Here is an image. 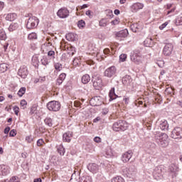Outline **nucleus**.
<instances>
[{
	"mask_svg": "<svg viewBox=\"0 0 182 182\" xmlns=\"http://www.w3.org/2000/svg\"><path fill=\"white\" fill-rule=\"evenodd\" d=\"M168 136L166 133H158L155 134L154 140L161 147L168 146Z\"/></svg>",
	"mask_w": 182,
	"mask_h": 182,
	"instance_id": "nucleus-1",
	"label": "nucleus"
},
{
	"mask_svg": "<svg viewBox=\"0 0 182 182\" xmlns=\"http://www.w3.org/2000/svg\"><path fill=\"white\" fill-rule=\"evenodd\" d=\"M127 127L129 125L126 121L119 120L113 124L112 130L114 132H124V130H127Z\"/></svg>",
	"mask_w": 182,
	"mask_h": 182,
	"instance_id": "nucleus-2",
	"label": "nucleus"
},
{
	"mask_svg": "<svg viewBox=\"0 0 182 182\" xmlns=\"http://www.w3.org/2000/svg\"><path fill=\"white\" fill-rule=\"evenodd\" d=\"M39 23V19L35 16L30 17L26 23L27 29H35Z\"/></svg>",
	"mask_w": 182,
	"mask_h": 182,
	"instance_id": "nucleus-3",
	"label": "nucleus"
},
{
	"mask_svg": "<svg viewBox=\"0 0 182 182\" xmlns=\"http://www.w3.org/2000/svg\"><path fill=\"white\" fill-rule=\"evenodd\" d=\"M47 109L50 112H59L60 110V103L58 101H50L47 104Z\"/></svg>",
	"mask_w": 182,
	"mask_h": 182,
	"instance_id": "nucleus-4",
	"label": "nucleus"
},
{
	"mask_svg": "<svg viewBox=\"0 0 182 182\" xmlns=\"http://www.w3.org/2000/svg\"><path fill=\"white\" fill-rule=\"evenodd\" d=\"M153 176L155 180H157V181L161 180V178H163V176H164V171L163 169V167L161 166L156 167L153 171Z\"/></svg>",
	"mask_w": 182,
	"mask_h": 182,
	"instance_id": "nucleus-5",
	"label": "nucleus"
},
{
	"mask_svg": "<svg viewBox=\"0 0 182 182\" xmlns=\"http://www.w3.org/2000/svg\"><path fill=\"white\" fill-rule=\"evenodd\" d=\"M172 139H182V128L175 127L171 134Z\"/></svg>",
	"mask_w": 182,
	"mask_h": 182,
	"instance_id": "nucleus-6",
	"label": "nucleus"
},
{
	"mask_svg": "<svg viewBox=\"0 0 182 182\" xmlns=\"http://www.w3.org/2000/svg\"><path fill=\"white\" fill-rule=\"evenodd\" d=\"M117 70L116 69V67L111 66L105 70L104 76H105V77H109V78L113 77V76L116 75Z\"/></svg>",
	"mask_w": 182,
	"mask_h": 182,
	"instance_id": "nucleus-7",
	"label": "nucleus"
},
{
	"mask_svg": "<svg viewBox=\"0 0 182 182\" xmlns=\"http://www.w3.org/2000/svg\"><path fill=\"white\" fill-rule=\"evenodd\" d=\"M57 16L61 19H65V18L69 16V10L66 8H61L58 11Z\"/></svg>",
	"mask_w": 182,
	"mask_h": 182,
	"instance_id": "nucleus-8",
	"label": "nucleus"
},
{
	"mask_svg": "<svg viewBox=\"0 0 182 182\" xmlns=\"http://www.w3.org/2000/svg\"><path fill=\"white\" fill-rule=\"evenodd\" d=\"M28 73H29L28 72V68H26V66H25V65L21 66L19 68L18 72V76H20L23 79H26V77L28 76Z\"/></svg>",
	"mask_w": 182,
	"mask_h": 182,
	"instance_id": "nucleus-9",
	"label": "nucleus"
},
{
	"mask_svg": "<svg viewBox=\"0 0 182 182\" xmlns=\"http://www.w3.org/2000/svg\"><path fill=\"white\" fill-rule=\"evenodd\" d=\"M173 52V44L168 43L166 44L163 50V53L165 56H170Z\"/></svg>",
	"mask_w": 182,
	"mask_h": 182,
	"instance_id": "nucleus-10",
	"label": "nucleus"
},
{
	"mask_svg": "<svg viewBox=\"0 0 182 182\" xmlns=\"http://www.w3.org/2000/svg\"><path fill=\"white\" fill-rule=\"evenodd\" d=\"M129 35V31L127 29L122 30L115 34L116 39L118 41H122V38H127Z\"/></svg>",
	"mask_w": 182,
	"mask_h": 182,
	"instance_id": "nucleus-11",
	"label": "nucleus"
},
{
	"mask_svg": "<svg viewBox=\"0 0 182 182\" xmlns=\"http://www.w3.org/2000/svg\"><path fill=\"white\" fill-rule=\"evenodd\" d=\"M87 168L89 171H90L93 174H96V173L99 172V165L95 163L89 164L87 166Z\"/></svg>",
	"mask_w": 182,
	"mask_h": 182,
	"instance_id": "nucleus-12",
	"label": "nucleus"
},
{
	"mask_svg": "<svg viewBox=\"0 0 182 182\" xmlns=\"http://www.w3.org/2000/svg\"><path fill=\"white\" fill-rule=\"evenodd\" d=\"M9 174V166L0 165V176H8Z\"/></svg>",
	"mask_w": 182,
	"mask_h": 182,
	"instance_id": "nucleus-13",
	"label": "nucleus"
},
{
	"mask_svg": "<svg viewBox=\"0 0 182 182\" xmlns=\"http://www.w3.org/2000/svg\"><path fill=\"white\" fill-rule=\"evenodd\" d=\"M102 78H100V77H97L93 80V86L97 90L102 87Z\"/></svg>",
	"mask_w": 182,
	"mask_h": 182,
	"instance_id": "nucleus-14",
	"label": "nucleus"
},
{
	"mask_svg": "<svg viewBox=\"0 0 182 182\" xmlns=\"http://www.w3.org/2000/svg\"><path fill=\"white\" fill-rule=\"evenodd\" d=\"M65 38L67 41H69L70 42H75V41L77 40V35L73 33H69L66 34Z\"/></svg>",
	"mask_w": 182,
	"mask_h": 182,
	"instance_id": "nucleus-15",
	"label": "nucleus"
},
{
	"mask_svg": "<svg viewBox=\"0 0 182 182\" xmlns=\"http://www.w3.org/2000/svg\"><path fill=\"white\" fill-rule=\"evenodd\" d=\"M132 159V151H129L122 154V160L124 163H127Z\"/></svg>",
	"mask_w": 182,
	"mask_h": 182,
	"instance_id": "nucleus-16",
	"label": "nucleus"
},
{
	"mask_svg": "<svg viewBox=\"0 0 182 182\" xmlns=\"http://www.w3.org/2000/svg\"><path fill=\"white\" fill-rule=\"evenodd\" d=\"M63 141H65L67 143H70V141L72 140V133L65 132L63 135Z\"/></svg>",
	"mask_w": 182,
	"mask_h": 182,
	"instance_id": "nucleus-17",
	"label": "nucleus"
},
{
	"mask_svg": "<svg viewBox=\"0 0 182 182\" xmlns=\"http://www.w3.org/2000/svg\"><path fill=\"white\" fill-rule=\"evenodd\" d=\"M159 128L161 130H168V122L166 120L161 121L159 122Z\"/></svg>",
	"mask_w": 182,
	"mask_h": 182,
	"instance_id": "nucleus-18",
	"label": "nucleus"
},
{
	"mask_svg": "<svg viewBox=\"0 0 182 182\" xmlns=\"http://www.w3.org/2000/svg\"><path fill=\"white\" fill-rule=\"evenodd\" d=\"M147 153L149 154H156V153H157V149H156L155 144H151V146L147 149Z\"/></svg>",
	"mask_w": 182,
	"mask_h": 182,
	"instance_id": "nucleus-19",
	"label": "nucleus"
},
{
	"mask_svg": "<svg viewBox=\"0 0 182 182\" xmlns=\"http://www.w3.org/2000/svg\"><path fill=\"white\" fill-rule=\"evenodd\" d=\"M131 82H132V77H130V75H125L124 77H122L123 85L128 86V85H130Z\"/></svg>",
	"mask_w": 182,
	"mask_h": 182,
	"instance_id": "nucleus-20",
	"label": "nucleus"
},
{
	"mask_svg": "<svg viewBox=\"0 0 182 182\" xmlns=\"http://www.w3.org/2000/svg\"><path fill=\"white\" fill-rule=\"evenodd\" d=\"M15 19H16V14L15 13H10L8 14L6 16V21H15Z\"/></svg>",
	"mask_w": 182,
	"mask_h": 182,
	"instance_id": "nucleus-21",
	"label": "nucleus"
},
{
	"mask_svg": "<svg viewBox=\"0 0 182 182\" xmlns=\"http://www.w3.org/2000/svg\"><path fill=\"white\" fill-rule=\"evenodd\" d=\"M65 79H66V74L65 73H61L59 75L58 79L57 80V85H58V86H60V84L63 83V80H65Z\"/></svg>",
	"mask_w": 182,
	"mask_h": 182,
	"instance_id": "nucleus-22",
	"label": "nucleus"
},
{
	"mask_svg": "<svg viewBox=\"0 0 182 182\" xmlns=\"http://www.w3.org/2000/svg\"><path fill=\"white\" fill-rule=\"evenodd\" d=\"M44 123L46 126H48V127H52V126H53V120L52 119V118L47 117L45 119H44Z\"/></svg>",
	"mask_w": 182,
	"mask_h": 182,
	"instance_id": "nucleus-23",
	"label": "nucleus"
},
{
	"mask_svg": "<svg viewBox=\"0 0 182 182\" xmlns=\"http://www.w3.org/2000/svg\"><path fill=\"white\" fill-rule=\"evenodd\" d=\"M109 102H112V100H114L117 97V95L116 93H114V88H112L109 93Z\"/></svg>",
	"mask_w": 182,
	"mask_h": 182,
	"instance_id": "nucleus-24",
	"label": "nucleus"
},
{
	"mask_svg": "<svg viewBox=\"0 0 182 182\" xmlns=\"http://www.w3.org/2000/svg\"><path fill=\"white\" fill-rule=\"evenodd\" d=\"M130 58H131L132 62H134V63H136V62H137V51H136V50H135L131 53Z\"/></svg>",
	"mask_w": 182,
	"mask_h": 182,
	"instance_id": "nucleus-25",
	"label": "nucleus"
},
{
	"mask_svg": "<svg viewBox=\"0 0 182 182\" xmlns=\"http://www.w3.org/2000/svg\"><path fill=\"white\" fill-rule=\"evenodd\" d=\"M6 33L4 28L0 27V41H6Z\"/></svg>",
	"mask_w": 182,
	"mask_h": 182,
	"instance_id": "nucleus-26",
	"label": "nucleus"
},
{
	"mask_svg": "<svg viewBox=\"0 0 182 182\" xmlns=\"http://www.w3.org/2000/svg\"><path fill=\"white\" fill-rule=\"evenodd\" d=\"M90 82V75L85 74L82 77V82L86 85Z\"/></svg>",
	"mask_w": 182,
	"mask_h": 182,
	"instance_id": "nucleus-27",
	"label": "nucleus"
},
{
	"mask_svg": "<svg viewBox=\"0 0 182 182\" xmlns=\"http://www.w3.org/2000/svg\"><path fill=\"white\" fill-rule=\"evenodd\" d=\"M6 70H8V64L6 63L0 64V72H1V73H4V72H6Z\"/></svg>",
	"mask_w": 182,
	"mask_h": 182,
	"instance_id": "nucleus-28",
	"label": "nucleus"
},
{
	"mask_svg": "<svg viewBox=\"0 0 182 182\" xmlns=\"http://www.w3.org/2000/svg\"><path fill=\"white\" fill-rule=\"evenodd\" d=\"M28 39L29 41H35V39H38V35L36 33H31L28 36Z\"/></svg>",
	"mask_w": 182,
	"mask_h": 182,
	"instance_id": "nucleus-29",
	"label": "nucleus"
},
{
	"mask_svg": "<svg viewBox=\"0 0 182 182\" xmlns=\"http://www.w3.org/2000/svg\"><path fill=\"white\" fill-rule=\"evenodd\" d=\"M57 150H58V153H59L60 156H63L65 154V148L63 147V145L58 146Z\"/></svg>",
	"mask_w": 182,
	"mask_h": 182,
	"instance_id": "nucleus-30",
	"label": "nucleus"
},
{
	"mask_svg": "<svg viewBox=\"0 0 182 182\" xmlns=\"http://www.w3.org/2000/svg\"><path fill=\"white\" fill-rule=\"evenodd\" d=\"M169 171L171 173H176V171H178V168H177V166L174 164H171L169 166Z\"/></svg>",
	"mask_w": 182,
	"mask_h": 182,
	"instance_id": "nucleus-31",
	"label": "nucleus"
},
{
	"mask_svg": "<svg viewBox=\"0 0 182 182\" xmlns=\"http://www.w3.org/2000/svg\"><path fill=\"white\" fill-rule=\"evenodd\" d=\"M41 62L42 65H43L44 66L49 65V60L48 59V58L46 56H43L41 58Z\"/></svg>",
	"mask_w": 182,
	"mask_h": 182,
	"instance_id": "nucleus-32",
	"label": "nucleus"
},
{
	"mask_svg": "<svg viewBox=\"0 0 182 182\" xmlns=\"http://www.w3.org/2000/svg\"><path fill=\"white\" fill-rule=\"evenodd\" d=\"M25 92H26V88L25 87L20 88L18 92V95L19 96V97H22L23 95H25Z\"/></svg>",
	"mask_w": 182,
	"mask_h": 182,
	"instance_id": "nucleus-33",
	"label": "nucleus"
},
{
	"mask_svg": "<svg viewBox=\"0 0 182 182\" xmlns=\"http://www.w3.org/2000/svg\"><path fill=\"white\" fill-rule=\"evenodd\" d=\"M112 182H124V179L121 176H117L112 179Z\"/></svg>",
	"mask_w": 182,
	"mask_h": 182,
	"instance_id": "nucleus-34",
	"label": "nucleus"
},
{
	"mask_svg": "<svg viewBox=\"0 0 182 182\" xmlns=\"http://www.w3.org/2000/svg\"><path fill=\"white\" fill-rule=\"evenodd\" d=\"M32 63H33V66H35L36 68V66H38L39 65V60H38V58L33 57Z\"/></svg>",
	"mask_w": 182,
	"mask_h": 182,
	"instance_id": "nucleus-35",
	"label": "nucleus"
},
{
	"mask_svg": "<svg viewBox=\"0 0 182 182\" xmlns=\"http://www.w3.org/2000/svg\"><path fill=\"white\" fill-rule=\"evenodd\" d=\"M85 25H86V23H85V21L80 20L78 21L77 26L78 28H80V29L82 28H85Z\"/></svg>",
	"mask_w": 182,
	"mask_h": 182,
	"instance_id": "nucleus-36",
	"label": "nucleus"
},
{
	"mask_svg": "<svg viewBox=\"0 0 182 182\" xmlns=\"http://www.w3.org/2000/svg\"><path fill=\"white\" fill-rule=\"evenodd\" d=\"M175 24L177 26H182V17H178V18H176L175 21Z\"/></svg>",
	"mask_w": 182,
	"mask_h": 182,
	"instance_id": "nucleus-37",
	"label": "nucleus"
},
{
	"mask_svg": "<svg viewBox=\"0 0 182 182\" xmlns=\"http://www.w3.org/2000/svg\"><path fill=\"white\" fill-rule=\"evenodd\" d=\"M126 59H127V54H121L119 55V60L121 62H126Z\"/></svg>",
	"mask_w": 182,
	"mask_h": 182,
	"instance_id": "nucleus-38",
	"label": "nucleus"
},
{
	"mask_svg": "<svg viewBox=\"0 0 182 182\" xmlns=\"http://www.w3.org/2000/svg\"><path fill=\"white\" fill-rule=\"evenodd\" d=\"M55 69L56 70L60 71L62 70V64L59 63H56L55 65Z\"/></svg>",
	"mask_w": 182,
	"mask_h": 182,
	"instance_id": "nucleus-39",
	"label": "nucleus"
},
{
	"mask_svg": "<svg viewBox=\"0 0 182 182\" xmlns=\"http://www.w3.org/2000/svg\"><path fill=\"white\" fill-rule=\"evenodd\" d=\"M131 31L135 33L137 32V23H133L131 25Z\"/></svg>",
	"mask_w": 182,
	"mask_h": 182,
	"instance_id": "nucleus-40",
	"label": "nucleus"
},
{
	"mask_svg": "<svg viewBox=\"0 0 182 182\" xmlns=\"http://www.w3.org/2000/svg\"><path fill=\"white\" fill-rule=\"evenodd\" d=\"M48 56H50L52 59H55V51L53 50L48 51Z\"/></svg>",
	"mask_w": 182,
	"mask_h": 182,
	"instance_id": "nucleus-41",
	"label": "nucleus"
},
{
	"mask_svg": "<svg viewBox=\"0 0 182 182\" xmlns=\"http://www.w3.org/2000/svg\"><path fill=\"white\" fill-rule=\"evenodd\" d=\"M131 11L132 12H137V4H134L132 6H131Z\"/></svg>",
	"mask_w": 182,
	"mask_h": 182,
	"instance_id": "nucleus-42",
	"label": "nucleus"
},
{
	"mask_svg": "<svg viewBox=\"0 0 182 182\" xmlns=\"http://www.w3.org/2000/svg\"><path fill=\"white\" fill-rule=\"evenodd\" d=\"M107 25V21L105 19L100 21V26H106Z\"/></svg>",
	"mask_w": 182,
	"mask_h": 182,
	"instance_id": "nucleus-43",
	"label": "nucleus"
},
{
	"mask_svg": "<svg viewBox=\"0 0 182 182\" xmlns=\"http://www.w3.org/2000/svg\"><path fill=\"white\" fill-rule=\"evenodd\" d=\"M15 29H16V26H15V24H11L9 27V31L10 32H14V31H15Z\"/></svg>",
	"mask_w": 182,
	"mask_h": 182,
	"instance_id": "nucleus-44",
	"label": "nucleus"
},
{
	"mask_svg": "<svg viewBox=\"0 0 182 182\" xmlns=\"http://www.w3.org/2000/svg\"><path fill=\"white\" fill-rule=\"evenodd\" d=\"M44 143H45V141H43L42 139H40L37 141V146L38 147H41V146H43Z\"/></svg>",
	"mask_w": 182,
	"mask_h": 182,
	"instance_id": "nucleus-45",
	"label": "nucleus"
},
{
	"mask_svg": "<svg viewBox=\"0 0 182 182\" xmlns=\"http://www.w3.org/2000/svg\"><path fill=\"white\" fill-rule=\"evenodd\" d=\"M13 110H14L15 114H16V116H18V113H19V107L15 105V106L13 107Z\"/></svg>",
	"mask_w": 182,
	"mask_h": 182,
	"instance_id": "nucleus-46",
	"label": "nucleus"
},
{
	"mask_svg": "<svg viewBox=\"0 0 182 182\" xmlns=\"http://www.w3.org/2000/svg\"><path fill=\"white\" fill-rule=\"evenodd\" d=\"M9 136L10 137H15V136H16V131L15 129L10 131Z\"/></svg>",
	"mask_w": 182,
	"mask_h": 182,
	"instance_id": "nucleus-47",
	"label": "nucleus"
},
{
	"mask_svg": "<svg viewBox=\"0 0 182 182\" xmlns=\"http://www.w3.org/2000/svg\"><path fill=\"white\" fill-rule=\"evenodd\" d=\"M26 140L28 143H32L33 141V138H32V136H28L26 137Z\"/></svg>",
	"mask_w": 182,
	"mask_h": 182,
	"instance_id": "nucleus-48",
	"label": "nucleus"
},
{
	"mask_svg": "<svg viewBox=\"0 0 182 182\" xmlns=\"http://www.w3.org/2000/svg\"><path fill=\"white\" fill-rule=\"evenodd\" d=\"M167 25H168V22H165V23H164L162 25H161V26H159V29H160L161 31H163V29H164V28H166V26H167Z\"/></svg>",
	"mask_w": 182,
	"mask_h": 182,
	"instance_id": "nucleus-49",
	"label": "nucleus"
},
{
	"mask_svg": "<svg viewBox=\"0 0 182 182\" xmlns=\"http://www.w3.org/2000/svg\"><path fill=\"white\" fill-rule=\"evenodd\" d=\"M83 182H92V177L86 176L83 181Z\"/></svg>",
	"mask_w": 182,
	"mask_h": 182,
	"instance_id": "nucleus-50",
	"label": "nucleus"
},
{
	"mask_svg": "<svg viewBox=\"0 0 182 182\" xmlns=\"http://www.w3.org/2000/svg\"><path fill=\"white\" fill-rule=\"evenodd\" d=\"M94 141H95V143H100V141H102V139L99 136H95L94 138Z\"/></svg>",
	"mask_w": 182,
	"mask_h": 182,
	"instance_id": "nucleus-51",
	"label": "nucleus"
},
{
	"mask_svg": "<svg viewBox=\"0 0 182 182\" xmlns=\"http://www.w3.org/2000/svg\"><path fill=\"white\" fill-rule=\"evenodd\" d=\"M20 105L23 107V106H26V105H28V102H26V100H22L20 102Z\"/></svg>",
	"mask_w": 182,
	"mask_h": 182,
	"instance_id": "nucleus-52",
	"label": "nucleus"
},
{
	"mask_svg": "<svg viewBox=\"0 0 182 182\" xmlns=\"http://www.w3.org/2000/svg\"><path fill=\"white\" fill-rule=\"evenodd\" d=\"M137 8L138 9H143V8H144V4L141 3H137Z\"/></svg>",
	"mask_w": 182,
	"mask_h": 182,
	"instance_id": "nucleus-53",
	"label": "nucleus"
},
{
	"mask_svg": "<svg viewBox=\"0 0 182 182\" xmlns=\"http://www.w3.org/2000/svg\"><path fill=\"white\" fill-rule=\"evenodd\" d=\"M16 180H18V177L17 176H13L11 178V179L9 181V182H15L16 181Z\"/></svg>",
	"mask_w": 182,
	"mask_h": 182,
	"instance_id": "nucleus-54",
	"label": "nucleus"
},
{
	"mask_svg": "<svg viewBox=\"0 0 182 182\" xmlns=\"http://www.w3.org/2000/svg\"><path fill=\"white\" fill-rule=\"evenodd\" d=\"M102 114H107L109 113V109L108 108H104L102 112Z\"/></svg>",
	"mask_w": 182,
	"mask_h": 182,
	"instance_id": "nucleus-55",
	"label": "nucleus"
},
{
	"mask_svg": "<svg viewBox=\"0 0 182 182\" xmlns=\"http://www.w3.org/2000/svg\"><path fill=\"white\" fill-rule=\"evenodd\" d=\"M35 112H36V108L35 107H31L30 114H34Z\"/></svg>",
	"mask_w": 182,
	"mask_h": 182,
	"instance_id": "nucleus-56",
	"label": "nucleus"
},
{
	"mask_svg": "<svg viewBox=\"0 0 182 182\" xmlns=\"http://www.w3.org/2000/svg\"><path fill=\"white\" fill-rule=\"evenodd\" d=\"M112 25H119V19H115L111 21Z\"/></svg>",
	"mask_w": 182,
	"mask_h": 182,
	"instance_id": "nucleus-57",
	"label": "nucleus"
},
{
	"mask_svg": "<svg viewBox=\"0 0 182 182\" xmlns=\"http://www.w3.org/2000/svg\"><path fill=\"white\" fill-rule=\"evenodd\" d=\"M10 130H11V127H6L4 129V134H8V133H9Z\"/></svg>",
	"mask_w": 182,
	"mask_h": 182,
	"instance_id": "nucleus-58",
	"label": "nucleus"
},
{
	"mask_svg": "<svg viewBox=\"0 0 182 182\" xmlns=\"http://www.w3.org/2000/svg\"><path fill=\"white\" fill-rule=\"evenodd\" d=\"M109 52H110V50L109 48H105L103 50V53H105V55H109Z\"/></svg>",
	"mask_w": 182,
	"mask_h": 182,
	"instance_id": "nucleus-59",
	"label": "nucleus"
},
{
	"mask_svg": "<svg viewBox=\"0 0 182 182\" xmlns=\"http://www.w3.org/2000/svg\"><path fill=\"white\" fill-rule=\"evenodd\" d=\"M4 6H5V4L2 1H0V11H2V9H4Z\"/></svg>",
	"mask_w": 182,
	"mask_h": 182,
	"instance_id": "nucleus-60",
	"label": "nucleus"
},
{
	"mask_svg": "<svg viewBox=\"0 0 182 182\" xmlns=\"http://www.w3.org/2000/svg\"><path fill=\"white\" fill-rule=\"evenodd\" d=\"M147 42H151V38H147L146 41H144V44L146 45V46H147Z\"/></svg>",
	"mask_w": 182,
	"mask_h": 182,
	"instance_id": "nucleus-61",
	"label": "nucleus"
},
{
	"mask_svg": "<svg viewBox=\"0 0 182 182\" xmlns=\"http://www.w3.org/2000/svg\"><path fill=\"white\" fill-rule=\"evenodd\" d=\"M114 14L115 15H120V10L119 9H115L114 11Z\"/></svg>",
	"mask_w": 182,
	"mask_h": 182,
	"instance_id": "nucleus-62",
	"label": "nucleus"
},
{
	"mask_svg": "<svg viewBox=\"0 0 182 182\" xmlns=\"http://www.w3.org/2000/svg\"><path fill=\"white\" fill-rule=\"evenodd\" d=\"M100 120V117H97V118H95L94 120H93V122L94 123H97V122H99Z\"/></svg>",
	"mask_w": 182,
	"mask_h": 182,
	"instance_id": "nucleus-63",
	"label": "nucleus"
},
{
	"mask_svg": "<svg viewBox=\"0 0 182 182\" xmlns=\"http://www.w3.org/2000/svg\"><path fill=\"white\" fill-rule=\"evenodd\" d=\"M34 182H42V179L41 178H35Z\"/></svg>",
	"mask_w": 182,
	"mask_h": 182,
	"instance_id": "nucleus-64",
	"label": "nucleus"
}]
</instances>
